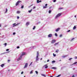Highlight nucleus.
Returning <instances> with one entry per match:
<instances>
[{
  "label": "nucleus",
  "mask_w": 77,
  "mask_h": 77,
  "mask_svg": "<svg viewBox=\"0 0 77 77\" xmlns=\"http://www.w3.org/2000/svg\"><path fill=\"white\" fill-rule=\"evenodd\" d=\"M70 31H71V30H69L68 31H67V32H70Z\"/></svg>",
  "instance_id": "45"
},
{
  "label": "nucleus",
  "mask_w": 77,
  "mask_h": 77,
  "mask_svg": "<svg viewBox=\"0 0 77 77\" xmlns=\"http://www.w3.org/2000/svg\"><path fill=\"white\" fill-rule=\"evenodd\" d=\"M23 73H24V72H22L21 73V74H23Z\"/></svg>",
  "instance_id": "46"
},
{
  "label": "nucleus",
  "mask_w": 77,
  "mask_h": 77,
  "mask_svg": "<svg viewBox=\"0 0 77 77\" xmlns=\"http://www.w3.org/2000/svg\"><path fill=\"white\" fill-rule=\"evenodd\" d=\"M42 60V58H41V59H40V60Z\"/></svg>",
  "instance_id": "50"
},
{
  "label": "nucleus",
  "mask_w": 77,
  "mask_h": 77,
  "mask_svg": "<svg viewBox=\"0 0 77 77\" xmlns=\"http://www.w3.org/2000/svg\"><path fill=\"white\" fill-rule=\"evenodd\" d=\"M5 54V53H3V54Z\"/></svg>",
  "instance_id": "59"
},
{
  "label": "nucleus",
  "mask_w": 77,
  "mask_h": 77,
  "mask_svg": "<svg viewBox=\"0 0 77 77\" xmlns=\"http://www.w3.org/2000/svg\"><path fill=\"white\" fill-rule=\"evenodd\" d=\"M24 77H26V76H25Z\"/></svg>",
  "instance_id": "62"
},
{
  "label": "nucleus",
  "mask_w": 77,
  "mask_h": 77,
  "mask_svg": "<svg viewBox=\"0 0 77 77\" xmlns=\"http://www.w3.org/2000/svg\"><path fill=\"white\" fill-rule=\"evenodd\" d=\"M2 27V25H1V24H0V27Z\"/></svg>",
  "instance_id": "55"
},
{
  "label": "nucleus",
  "mask_w": 77,
  "mask_h": 77,
  "mask_svg": "<svg viewBox=\"0 0 77 77\" xmlns=\"http://www.w3.org/2000/svg\"><path fill=\"white\" fill-rule=\"evenodd\" d=\"M76 29V26H75L74 27H73V30H75Z\"/></svg>",
  "instance_id": "14"
},
{
  "label": "nucleus",
  "mask_w": 77,
  "mask_h": 77,
  "mask_svg": "<svg viewBox=\"0 0 77 77\" xmlns=\"http://www.w3.org/2000/svg\"><path fill=\"white\" fill-rule=\"evenodd\" d=\"M61 15V13H60L58 14L55 17V18H57L58 17H60Z\"/></svg>",
  "instance_id": "2"
},
{
  "label": "nucleus",
  "mask_w": 77,
  "mask_h": 77,
  "mask_svg": "<svg viewBox=\"0 0 77 77\" xmlns=\"http://www.w3.org/2000/svg\"><path fill=\"white\" fill-rule=\"evenodd\" d=\"M32 62H31L30 64V65H29V66H30L32 64Z\"/></svg>",
  "instance_id": "39"
},
{
  "label": "nucleus",
  "mask_w": 77,
  "mask_h": 77,
  "mask_svg": "<svg viewBox=\"0 0 77 77\" xmlns=\"http://www.w3.org/2000/svg\"><path fill=\"white\" fill-rule=\"evenodd\" d=\"M33 6V5H31V6Z\"/></svg>",
  "instance_id": "60"
},
{
  "label": "nucleus",
  "mask_w": 77,
  "mask_h": 77,
  "mask_svg": "<svg viewBox=\"0 0 77 77\" xmlns=\"http://www.w3.org/2000/svg\"><path fill=\"white\" fill-rule=\"evenodd\" d=\"M75 59H77V57H75Z\"/></svg>",
  "instance_id": "40"
},
{
  "label": "nucleus",
  "mask_w": 77,
  "mask_h": 77,
  "mask_svg": "<svg viewBox=\"0 0 77 77\" xmlns=\"http://www.w3.org/2000/svg\"><path fill=\"white\" fill-rule=\"evenodd\" d=\"M72 77H74V75H73Z\"/></svg>",
  "instance_id": "57"
},
{
  "label": "nucleus",
  "mask_w": 77,
  "mask_h": 77,
  "mask_svg": "<svg viewBox=\"0 0 77 77\" xmlns=\"http://www.w3.org/2000/svg\"><path fill=\"white\" fill-rule=\"evenodd\" d=\"M55 61L54 60L52 61V63H55Z\"/></svg>",
  "instance_id": "20"
},
{
  "label": "nucleus",
  "mask_w": 77,
  "mask_h": 77,
  "mask_svg": "<svg viewBox=\"0 0 77 77\" xmlns=\"http://www.w3.org/2000/svg\"><path fill=\"white\" fill-rule=\"evenodd\" d=\"M56 42L55 40H53L52 41L51 43L52 44H53V43H54Z\"/></svg>",
  "instance_id": "7"
},
{
  "label": "nucleus",
  "mask_w": 77,
  "mask_h": 77,
  "mask_svg": "<svg viewBox=\"0 0 77 77\" xmlns=\"http://www.w3.org/2000/svg\"><path fill=\"white\" fill-rule=\"evenodd\" d=\"M20 11H17V14H20Z\"/></svg>",
  "instance_id": "21"
},
{
  "label": "nucleus",
  "mask_w": 77,
  "mask_h": 77,
  "mask_svg": "<svg viewBox=\"0 0 77 77\" xmlns=\"http://www.w3.org/2000/svg\"><path fill=\"white\" fill-rule=\"evenodd\" d=\"M17 48H19L20 46H17Z\"/></svg>",
  "instance_id": "44"
},
{
  "label": "nucleus",
  "mask_w": 77,
  "mask_h": 77,
  "mask_svg": "<svg viewBox=\"0 0 77 77\" xmlns=\"http://www.w3.org/2000/svg\"><path fill=\"white\" fill-rule=\"evenodd\" d=\"M37 3H40L42 1L41 0L39 1V0H37Z\"/></svg>",
  "instance_id": "8"
},
{
  "label": "nucleus",
  "mask_w": 77,
  "mask_h": 77,
  "mask_svg": "<svg viewBox=\"0 0 77 77\" xmlns=\"http://www.w3.org/2000/svg\"><path fill=\"white\" fill-rule=\"evenodd\" d=\"M59 51V50L57 49V50L56 51V53H57V52H58Z\"/></svg>",
  "instance_id": "24"
},
{
  "label": "nucleus",
  "mask_w": 77,
  "mask_h": 77,
  "mask_svg": "<svg viewBox=\"0 0 77 77\" xmlns=\"http://www.w3.org/2000/svg\"><path fill=\"white\" fill-rule=\"evenodd\" d=\"M49 61H50V60H47V62H49Z\"/></svg>",
  "instance_id": "49"
},
{
  "label": "nucleus",
  "mask_w": 77,
  "mask_h": 77,
  "mask_svg": "<svg viewBox=\"0 0 77 77\" xmlns=\"http://www.w3.org/2000/svg\"><path fill=\"white\" fill-rule=\"evenodd\" d=\"M47 8V7H46V6H43V9H45V8Z\"/></svg>",
  "instance_id": "33"
},
{
  "label": "nucleus",
  "mask_w": 77,
  "mask_h": 77,
  "mask_svg": "<svg viewBox=\"0 0 77 77\" xmlns=\"http://www.w3.org/2000/svg\"><path fill=\"white\" fill-rule=\"evenodd\" d=\"M52 37V34H50L49 35H48V38H51V37Z\"/></svg>",
  "instance_id": "6"
},
{
  "label": "nucleus",
  "mask_w": 77,
  "mask_h": 77,
  "mask_svg": "<svg viewBox=\"0 0 77 77\" xmlns=\"http://www.w3.org/2000/svg\"><path fill=\"white\" fill-rule=\"evenodd\" d=\"M5 66V64H2L1 66V67H3V66Z\"/></svg>",
  "instance_id": "15"
},
{
  "label": "nucleus",
  "mask_w": 77,
  "mask_h": 77,
  "mask_svg": "<svg viewBox=\"0 0 77 77\" xmlns=\"http://www.w3.org/2000/svg\"><path fill=\"white\" fill-rule=\"evenodd\" d=\"M45 6H47V4H45Z\"/></svg>",
  "instance_id": "52"
},
{
  "label": "nucleus",
  "mask_w": 77,
  "mask_h": 77,
  "mask_svg": "<svg viewBox=\"0 0 77 77\" xmlns=\"http://www.w3.org/2000/svg\"><path fill=\"white\" fill-rule=\"evenodd\" d=\"M21 58H22V56H20V57L17 59V60H18V61H19V60H21Z\"/></svg>",
  "instance_id": "5"
},
{
  "label": "nucleus",
  "mask_w": 77,
  "mask_h": 77,
  "mask_svg": "<svg viewBox=\"0 0 77 77\" xmlns=\"http://www.w3.org/2000/svg\"><path fill=\"white\" fill-rule=\"evenodd\" d=\"M32 47L33 48H34V47H35V46H32Z\"/></svg>",
  "instance_id": "54"
},
{
  "label": "nucleus",
  "mask_w": 77,
  "mask_h": 77,
  "mask_svg": "<svg viewBox=\"0 0 77 77\" xmlns=\"http://www.w3.org/2000/svg\"><path fill=\"white\" fill-rule=\"evenodd\" d=\"M60 38H62V34H61L60 35Z\"/></svg>",
  "instance_id": "28"
},
{
  "label": "nucleus",
  "mask_w": 77,
  "mask_h": 77,
  "mask_svg": "<svg viewBox=\"0 0 77 77\" xmlns=\"http://www.w3.org/2000/svg\"><path fill=\"white\" fill-rule=\"evenodd\" d=\"M75 39V38H73L72 39H71V41H73V40H74V39Z\"/></svg>",
  "instance_id": "34"
},
{
  "label": "nucleus",
  "mask_w": 77,
  "mask_h": 77,
  "mask_svg": "<svg viewBox=\"0 0 77 77\" xmlns=\"http://www.w3.org/2000/svg\"><path fill=\"white\" fill-rule=\"evenodd\" d=\"M32 9H31V10H29V11H28V12H29V13H30L32 12Z\"/></svg>",
  "instance_id": "19"
},
{
  "label": "nucleus",
  "mask_w": 77,
  "mask_h": 77,
  "mask_svg": "<svg viewBox=\"0 0 77 77\" xmlns=\"http://www.w3.org/2000/svg\"><path fill=\"white\" fill-rule=\"evenodd\" d=\"M71 59H72V58H69V60H71Z\"/></svg>",
  "instance_id": "36"
},
{
  "label": "nucleus",
  "mask_w": 77,
  "mask_h": 77,
  "mask_svg": "<svg viewBox=\"0 0 77 77\" xmlns=\"http://www.w3.org/2000/svg\"><path fill=\"white\" fill-rule=\"evenodd\" d=\"M59 42H58L57 43H55V44H54L55 45H57V44H59Z\"/></svg>",
  "instance_id": "22"
},
{
  "label": "nucleus",
  "mask_w": 77,
  "mask_h": 77,
  "mask_svg": "<svg viewBox=\"0 0 77 77\" xmlns=\"http://www.w3.org/2000/svg\"><path fill=\"white\" fill-rule=\"evenodd\" d=\"M4 45H5V47H6V45H7V43H5V44H4Z\"/></svg>",
  "instance_id": "26"
},
{
  "label": "nucleus",
  "mask_w": 77,
  "mask_h": 77,
  "mask_svg": "<svg viewBox=\"0 0 77 77\" xmlns=\"http://www.w3.org/2000/svg\"><path fill=\"white\" fill-rule=\"evenodd\" d=\"M53 2H56V0H54Z\"/></svg>",
  "instance_id": "42"
},
{
  "label": "nucleus",
  "mask_w": 77,
  "mask_h": 77,
  "mask_svg": "<svg viewBox=\"0 0 77 77\" xmlns=\"http://www.w3.org/2000/svg\"><path fill=\"white\" fill-rule=\"evenodd\" d=\"M6 26H5V27H6Z\"/></svg>",
  "instance_id": "63"
},
{
  "label": "nucleus",
  "mask_w": 77,
  "mask_h": 77,
  "mask_svg": "<svg viewBox=\"0 0 77 77\" xmlns=\"http://www.w3.org/2000/svg\"><path fill=\"white\" fill-rule=\"evenodd\" d=\"M10 61V60H8V62H9Z\"/></svg>",
  "instance_id": "51"
},
{
  "label": "nucleus",
  "mask_w": 77,
  "mask_h": 77,
  "mask_svg": "<svg viewBox=\"0 0 77 77\" xmlns=\"http://www.w3.org/2000/svg\"><path fill=\"white\" fill-rule=\"evenodd\" d=\"M51 69H56V68L53 67L51 68Z\"/></svg>",
  "instance_id": "16"
},
{
  "label": "nucleus",
  "mask_w": 77,
  "mask_h": 77,
  "mask_svg": "<svg viewBox=\"0 0 77 77\" xmlns=\"http://www.w3.org/2000/svg\"><path fill=\"white\" fill-rule=\"evenodd\" d=\"M35 26H34L33 27V30H35Z\"/></svg>",
  "instance_id": "31"
},
{
  "label": "nucleus",
  "mask_w": 77,
  "mask_h": 77,
  "mask_svg": "<svg viewBox=\"0 0 77 77\" xmlns=\"http://www.w3.org/2000/svg\"><path fill=\"white\" fill-rule=\"evenodd\" d=\"M15 24H16V23H14L13 24V26H15Z\"/></svg>",
  "instance_id": "41"
},
{
  "label": "nucleus",
  "mask_w": 77,
  "mask_h": 77,
  "mask_svg": "<svg viewBox=\"0 0 77 77\" xmlns=\"http://www.w3.org/2000/svg\"><path fill=\"white\" fill-rule=\"evenodd\" d=\"M19 18H20V17L18 16V17H17V19H19Z\"/></svg>",
  "instance_id": "48"
},
{
  "label": "nucleus",
  "mask_w": 77,
  "mask_h": 77,
  "mask_svg": "<svg viewBox=\"0 0 77 77\" xmlns=\"http://www.w3.org/2000/svg\"><path fill=\"white\" fill-rule=\"evenodd\" d=\"M76 63H77V62H76L74 63H73L71 65H74V64H76Z\"/></svg>",
  "instance_id": "17"
},
{
  "label": "nucleus",
  "mask_w": 77,
  "mask_h": 77,
  "mask_svg": "<svg viewBox=\"0 0 77 77\" xmlns=\"http://www.w3.org/2000/svg\"><path fill=\"white\" fill-rule=\"evenodd\" d=\"M55 36H57V33H56L55 34Z\"/></svg>",
  "instance_id": "32"
},
{
  "label": "nucleus",
  "mask_w": 77,
  "mask_h": 77,
  "mask_svg": "<svg viewBox=\"0 0 77 77\" xmlns=\"http://www.w3.org/2000/svg\"><path fill=\"white\" fill-rule=\"evenodd\" d=\"M36 8L35 7H34L33 8V9H35Z\"/></svg>",
  "instance_id": "53"
},
{
  "label": "nucleus",
  "mask_w": 77,
  "mask_h": 77,
  "mask_svg": "<svg viewBox=\"0 0 77 77\" xmlns=\"http://www.w3.org/2000/svg\"><path fill=\"white\" fill-rule=\"evenodd\" d=\"M41 75L43 76V77H46V76L45 75H44V74H41Z\"/></svg>",
  "instance_id": "13"
},
{
  "label": "nucleus",
  "mask_w": 77,
  "mask_h": 77,
  "mask_svg": "<svg viewBox=\"0 0 77 77\" xmlns=\"http://www.w3.org/2000/svg\"><path fill=\"white\" fill-rule=\"evenodd\" d=\"M53 55L54 57H56V54H54V53L53 54Z\"/></svg>",
  "instance_id": "29"
},
{
  "label": "nucleus",
  "mask_w": 77,
  "mask_h": 77,
  "mask_svg": "<svg viewBox=\"0 0 77 77\" xmlns=\"http://www.w3.org/2000/svg\"><path fill=\"white\" fill-rule=\"evenodd\" d=\"M67 56H68V55H64L62 56V57H63V58H65V57H67Z\"/></svg>",
  "instance_id": "9"
},
{
  "label": "nucleus",
  "mask_w": 77,
  "mask_h": 77,
  "mask_svg": "<svg viewBox=\"0 0 77 77\" xmlns=\"http://www.w3.org/2000/svg\"><path fill=\"white\" fill-rule=\"evenodd\" d=\"M44 66L45 67V68H48V66L47 65H45Z\"/></svg>",
  "instance_id": "12"
},
{
  "label": "nucleus",
  "mask_w": 77,
  "mask_h": 77,
  "mask_svg": "<svg viewBox=\"0 0 77 77\" xmlns=\"http://www.w3.org/2000/svg\"><path fill=\"white\" fill-rule=\"evenodd\" d=\"M20 2H21V1H18L16 3V6H18V4L20 3Z\"/></svg>",
  "instance_id": "4"
},
{
  "label": "nucleus",
  "mask_w": 77,
  "mask_h": 77,
  "mask_svg": "<svg viewBox=\"0 0 77 77\" xmlns=\"http://www.w3.org/2000/svg\"><path fill=\"white\" fill-rule=\"evenodd\" d=\"M33 73V70H32V71H30V74H32Z\"/></svg>",
  "instance_id": "23"
},
{
  "label": "nucleus",
  "mask_w": 77,
  "mask_h": 77,
  "mask_svg": "<svg viewBox=\"0 0 77 77\" xmlns=\"http://www.w3.org/2000/svg\"><path fill=\"white\" fill-rule=\"evenodd\" d=\"M62 9H63V8H59V10Z\"/></svg>",
  "instance_id": "43"
},
{
  "label": "nucleus",
  "mask_w": 77,
  "mask_h": 77,
  "mask_svg": "<svg viewBox=\"0 0 77 77\" xmlns=\"http://www.w3.org/2000/svg\"><path fill=\"white\" fill-rule=\"evenodd\" d=\"M9 49H8L6 50V51H9Z\"/></svg>",
  "instance_id": "47"
},
{
  "label": "nucleus",
  "mask_w": 77,
  "mask_h": 77,
  "mask_svg": "<svg viewBox=\"0 0 77 77\" xmlns=\"http://www.w3.org/2000/svg\"><path fill=\"white\" fill-rule=\"evenodd\" d=\"M25 54H26V53H25L24 52L21 55V56H22V57L24 55H25Z\"/></svg>",
  "instance_id": "10"
},
{
  "label": "nucleus",
  "mask_w": 77,
  "mask_h": 77,
  "mask_svg": "<svg viewBox=\"0 0 77 77\" xmlns=\"http://www.w3.org/2000/svg\"><path fill=\"white\" fill-rule=\"evenodd\" d=\"M16 34L15 32H13V35H15Z\"/></svg>",
  "instance_id": "37"
},
{
  "label": "nucleus",
  "mask_w": 77,
  "mask_h": 77,
  "mask_svg": "<svg viewBox=\"0 0 77 77\" xmlns=\"http://www.w3.org/2000/svg\"><path fill=\"white\" fill-rule=\"evenodd\" d=\"M19 23H17V24H16L15 26H18V24H19Z\"/></svg>",
  "instance_id": "38"
},
{
  "label": "nucleus",
  "mask_w": 77,
  "mask_h": 77,
  "mask_svg": "<svg viewBox=\"0 0 77 77\" xmlns=\"http://www.w3.org/2000/svg\"><path fill=\"white\" fill-rule=\"evenodd\" d=\"M60 30V28H59L56 29V32H58V31H59V30Z\"/></svg>",
  "instance_id": "11"
},
{
  "label": "nucleus",
  "mask_w": 77,
  "mask_h": 77,
  "mask_svg": "<svg viewBox=\"0 0 77 77\" xmlns=\"http://www.w3.org/2000/svg\"><path fill=\"white\" fill-rule=\"evenodd\" d=\"M38 56H39V52H37V56L36 57V62H37L39 60V58H38Z\"/></svg>",
  "instance_id": "1"
},
{
  "label": "nucleus",
  "mask_w": 77,
  "mask_h": 77,
  "mask_svg": "<svg viewBox=\"0 0 77 77\" xmlns=\"http://www.w3.org/2000/svg\"><path fill=\"white\" fill-rule=\"evenodd\" d=\"M75 18H76V15L75 16Z\"/></svg>",
  "instance_id": "58"
},
{
  "label": "nucleus",
  "mask_w": 77,
  "mask_h": 77,
  "mask_svg": "<svg viewBox=\"0 0 77 77\" xmlns=\"http://www.w3.org/2000/svg\"><path fill=\"white\" fill-rule=\"evenodd\" d=\"M23 8H24V5H22V6L21 7V9H23Z\"/></svg>",
  "instance_id": "25"
},
{
  "label": "nucleus",
  "mask_w": 77,
  "mask_h": 77,
  "mask_svg": "<svg viewBox=\"0 0 77 77\" xmlns=\"http://www.w3.org/2000/svg\"><path fill=\"white\" fill-rule=\"evenodd\" d=\"M60 61H61V60H60Z\"/></svg>",
  "instance_id": "61"
},
{
  "label": "nucleus",
  "mask_w": 77,
  "mask_h": 77,
  "mask_svg": "<svg viewBox=\"0 0 77 77\" xmlns=\"http://www.w3.org/2000/svg\"><path fill=\"white\" fill-rule=\"evenodd\" d=\"M29 25V22H27L26 23V26H28V25Z\"/></svg>",
  "instance_id": "18"
},
{
  "label": "nucleus",
  "mask_w": 77,
  "mask_h": 77,
  "mask_svg": "<svg viewBox=\"0 0 77 77\" xmlns=\"http://www.w3.org/2000/svg\"><path fill=\"white\" fill-rule=\"evenodd\" d=\"M6 11L5 12V13H6V12H8V9L6 8Z\"/></svg>",
  "instance_id": "35"
},
{
  "label": "nucleus",
  "mask_w": 77,
  "mask_h": 77,
  "mask_svg": "<svg viewBox=\"0 0 77 77\" xmlns=\"http://www.w3.org/2000/svg\"><path fill=\"white\" fill-rule=\"evenodd\" d=\"M35 72L37 74H38V72L37 71H35Z\"/></svg>",
  "instance_id": "30"
},
{
  "label": "nucleus",
  "mask_w": 77,
  "mask_h": 77,
  "mask_svg": "<svg viewBox=\"0 0 77 77\" xmlns=\"http://www.w3.org/2000/svg\"><path fill=\"white\" fill-rule=\"evenodd\" d=\"M8 71H9V70H8Z\"/></svg>",
  "instance_id": "64"
},
{
  "label": "nucleus",
  "mask_w": 77,
  "mask_h": 77,
  "mask_svg": "<svg viewBox=\"0 0 77 77\" xmlns=\"http://www.w3.org/2000/svg\"><path fill=\"white\" fill-rule=\"evenodd\" d=\"M27 66H28V63H26L25 64V66L24 67V69H25V68H27Z\"/></svg>",
  "instance_id": "3"
},
{
  "label": "nucleus",
  "mask_w": 77,
  "mask_h": 77,
  "mask_svg": "<svg viewBox=\"0 0 77 77\" xmlns=\"http://www.w3.org/2000/svg\"><path fill=\"white\" fill-rule=\"evenodd\" d=\"M51 10H49V14H51Z\"/></svg>",
  "instance_id": "27"
},
{
  "label": "nucleus",
  "mask_w": 77,
  "mask_h": 77,
  "mask_svg": "<svg viewBox=\"0 0 77 77\" xmlns=\"http://www.w3.org/2000/svg\"><path fill=\"white\" fill-rule=\"evenodd\" d=\"M0 77H2V74H1V75Z\"/></svg>",
  "instance_id": "56"
}]
</instances>
